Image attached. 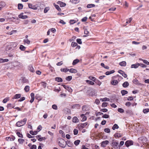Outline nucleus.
<instances>
[{
    "label": "nucleus",
    "mask_w": 149,
    "mask_h": 149,
    "mask_svg": "<svg viewBox=\"0 0 149 149\" xmlns=\"http://www.w3.org/2000/svg\"><path fill=\"white\" fill-rule=\"evenodd\" d=\"M28 6L29 8L33 9V10H37V7H36L35 5H33L31 3L28 4Z\"/></svg>",
    "instance_id": "6e6552de"
},
{
    "label": "nucleus",
    "mask_w": 149,
    "mask_h": 149,
    "mask_svg": "<svg viewBox=\"0 0 149 149\" xmlns=\"http://www.w3.org/2000/svg\"><path fill=\"white\" fill-rule=\"evenodd\" d=\"M95 6V5L94 4H88L87 5V7L88 8H91L94 7Z\"/></svg>",
    "instance_id": "ea45409f"
},
{
    "label": "nucleus",
    "mask_w": 149,
    "mask_h": 149,
    "mask_svg": "<svg viewBox=\"0 0 149 149\" xmlns=\"http://www.w3.org/2000/svg\"><path fill=\"white\" fill-rule=\"evenodd\" d=\"M77 42L79 44H82V41L81 39H78L77 40Z\"/></svg>",
    "instance_id": "680f3d73"
},
{
    "label": "nucleus",
    "mask_w": 149,
    "mask_h": 149,
    "mask_svg": "<svg viewBox=\"0 0 149 149\" xmlns=\"http://www.w3.org/2000/svg\"><path fill=\"white\" fill-rule=\"evenodd\" d=\"M81 118H83L81 120L82 121H84L86 120V116H84V114H82L81 115Z\"/></svg>",
    "instance_id": "c9c22d12"
},
{
    "label": "nucleus",
    "mask_w": 149,
    "mask_h": 149,
    "mask_svg": "<svg viewBox=\"0 0 149 149\" xmlns=\"http://www.w3.org/2000/svg\"><path fill=\"white\" fill-rule=\"evenodd\" d=\"M118 81L116 80H113L111 82V84L113 85H115L118 83Z\"/></svg>",
    "instance_id": "aec40b11"
},
{
    "label": "nucleus",
    "mask_w": 149,
    "mask_h": 149,
    "mask_svg": "<svg viewBox=\"0 0 149 149\" xmlns=\"http://www.w3.org/2000/svg\"><path fill=\"white\" fill-rule=\"evenodd\" d=\"M79 61L78 59H76L74 60L72 63V65H76V64L79 62Z\"/></svg>",
    "instance_id": "473e14b6"
},
{
    "label": "nucleus",
    "mask_w": 149,
    "mask_h": 149,
    "mask_svg": "<svg viewBox=\"0 0 149 149\" xmlns=\"http://www.w3.org/2000/svg\"><path fill=\"white\" fill-rule=\"evenodd\" d=\"M79 121V120L76 117H74L72 118V122L74 123H77Z\"/></svg>",
    "instance_id": "a211bd4d"
},
{
    "label": "nucleus",
    "mask_w": 149,
    "mask_h": 149,
    "mask_svg": "<svg viewBox=\"0 0 149 149\" xmlns=\"http://www.w3.org/2000/svg\"><path fill=\"white\" fill-rule=\"evenodd\" d=\"M69 71L70 72L72 73H76L77 72V71L76 70L73 68L70 69L69 70Z\"/></svg>",
    "instance_id": "4be33fe9"
},
{
    "label": "nucleus",
    "mask_w": 149,
    "mask_h": 149,
    "mask_svg": "<svg viewBox=\"0 0 149 149\" xmlns=\"http://www.w3.org/2000/svg\"><path fill=\"white\" fill-rule=\"evenodd\" d=\"M9 100V97H7L5 98L2 101V102L4 103H6Z\"/></svg>",
    "instance_id": "e433bc0d"
},
{
    "label": "nucleus",
    "mask_w": 149,
    "mask_h": 149,
    "mask_svg": "<svg viewBox=\"0 0 149 149\" xmlns=\"http://www.w3.org/2000/svg\"><path fill=\"white\" fill-rule=\"evenodd\" d=\"M95 82L99 86H100L102 84L101 82L98 80H97L96 81H95Z\"/></svg>",
    "instance_id": "774afa93"
},
{
    "label": "nucleus",
    "mask_w": 149,
    "mask_h": 149,
    "mask_svg": "<svg viewBox=\"0 0 149 149\" xmlns=\"http://www.w3.org/2000/svg\"><path fill=\"white\" fill-rule=\"evenodd\" d=\"M133 144V142L132 141H127L125 143V145L127 147H129L130 146L132 145Z\"/></svg>",
    "instance_id": "7ed1b4c3"
},
{
    "label": "nucleus",
    "mask_w": 149,
    "mask_h": 149,
    "mask_svg": "<svg viewBox=\"0 0 149 149\" xmlns=\"http://www.w3.org/2000/svg\"><path fill=\"white\" fill-rule=\"evenodd\" d=\"M24 140L22 139H18V141L20 143H23Z\"/></svg>",
    "instance_id": "052dcab7"
},
{
    "label": "nucleus",
    "mask_w": 149,
    "mask_h": 149,
    "mask_svg": "<svg viewBox=\"0 0 149 149\" xmlns=\"http://www.w3.org/2000/svg\"><path fill=\"white\" fill-rule=\"evenodd\" d=\"M112 144L113 146L116 147L118 145V143L116 141H113L112 142Z\"/></svg>",
    "instance_id": "58836bf2"
},
{
    "label": "nucleus",
    "mask_w": 149,
    "mask_h": 149,
    "mask_svg": "<svg viewBox=\"0 0 149 149\" xmlns=\"http://www.w3.org/2000/svg\"><path fill=\"white\" fill-rule=\"evenodd\" d=\"M67 143V145L69 147H71L73 145L72 143L70 141H68Z\"/></svg>",
    "instance_id": "37998d69"
},
{
    "label": "nucleus",
    "mask_w": 149,
    "mask_h": 149,
    "mask_svg": "<svg viewBox=\"0 0 149 149\" xmlns=\"http://www.w3.org/2000/svg\"><path fill=\"white\" fill-rule=\"evenodd\" d=\"M38 132L37 131H34L33 132L32 131H30V133L32 135H36L37 134Z\"/></svg>",
    "instance_id": "a18cd8bd"
},
{
    "label": "nucleus",
    "mask_w": 149,
    "mask_h": 149,
    "mask_svg": "<svg viewBox=\"0 0 149 149\" xmlns=\"http://www.w3.org/2000/svg\"><path fill=\"white\" fill-rule=\"evenodd\" d=\"M119 127L117 124H115L113 127H112V129L113 130H115L116 129H117Z\"/></svg>",
    "instance_id": "2f4dec72"
},
{
    "label": "nucleus",
    "mask_w": 149,
    "mask_h": 149,
    "mask_svg": "<svg viewBox=\"0 0 149 149\" xmlns=\"http://www.w3.org/2000/svg\"><path fill=\"white\" fill-rule=\"evenodd\" d=\"M6 5V4L4 2H2L0 4V10H1L2 8L4 7Z\"/></svg>",
    "instance_id": "a878e982"
},
{
    "label": "nucleus",
    "mask_w": 149,
    "mask_h": 149,
    "mask_svg": "<svg viewBox=\"0 0 149 149\" xmlns=\"http://www.w3.org/2000/svg\"><path fill=\"white\" fill-rule=\"evenodd\" d=\"M49 10V7H46L44 9V13H47Z\"/></svg>",
    "instance_id": "de8ad7c7"
},
{
    "label": "nucleus",
    "mask_w": 149,
    "mask_h": 149,
    "mask_svg": "<svg viewBox=\"0 0 149 149\" xmlns=\"http://www.w3.org/2000/svg\"><path fill=\"white\" fill-rule=\"evenodd\" d=\"M14 65L15 66H18L19 67L23 66V64L18 61L14 63Z\"/></svg>",
    "instance_id": "4468645a"
},
{
    "label": "nucleus",
    "mask_w": 149,
    "mask_h": 149,
    "mask_svg": "<svg viewBox=\"0 0 149 149\" xmlns=\"http://www.w3.org/2000/svg\"><path fill=\"white\" fill-rule=\"evenodd\" d=\"M119 65L121 66H125L126 65V62L125 61H123L120 62L119 63Z\"/></svg>",
    "instance_id": "412c9836"
},
{
    "label": "nucleus",
    "mask_w": 149,
    "mask_h": 149,
    "mask_svg": "<svg viewBox=\"0 0 149 149\" xmlns=\"http://www.w3.org/2000/svg\"><path fill=\"white\" fill-rule=\"evenodd\" d=\"M53 5L55 6L56 8L59 11H61V9L59 8V6L55 3H53Z\"/></svg>",
    "instance_id": "dca6fc26"
},
{
    "label": "nucleus",
    "mask_w": 149,
    "mask_h": 149,
    "mask_svg": "<svg viewBox=\"0 0 149 149\" xmlns=\"http://www.w3.org/2000/svg\"><path fill=\"white\" fill-rule=\"evenodd\" d=\"M69 69L67 68H62L61 69V72H65L69 71Z\"/></svg>",
    "instance_id": "f704fd0d"
},
{
    "label": "nucleus",
    "mask_w": 149,
    "mask_h": 149,
    "mask_svg": "<svg viewBox=\"0 0 149 149\" xmlns=\"http://www.w3.org/2000/svg\"><path fill=\"white\" fill-rule=\"evenodd\" d=\"M41 85L44 88H45L47 86V84L44 82H42L41 83Z\"/></svg>",
    "instance_id": "3c124183"
},
{
    "label": "nucleus",
    "mask_w": 149,
    "mask_h": 149,
    "mask_svg": "<svg viewBox=\"0 0 149 149\" xmlns=\"http://www.w3.org/2000/svg\"><path fill=\"white\" fill-rule=\"evenodd\" d=\"M133 83L135 84H138V81L136 79H134L132 81Z\"/></svg>",
    "instance_id": "e2e57ef3"
},
{
    "label": "nucleus",
    "mask_w": 149,
    "mask_h": 149,
    "mask_svg": "<svg viewBox=\"0 0 149 149\" xmlns=\"http://www.w3.org/2000/svg\"><path fill=\"white\" fill-rule=\"evenodd\" d=\"M19 49L22 51H24L26 49V47L22 45H20Z\"/></svg>",
    "instance_id": "4c0bfd02"
},
{
    "label": "nucleus",
    "mask_w": 149,
    "mask_h": 149,
    "mask_svg": "<svg viewBox=\"0 0 149 149\" xmlns=\"http://www.w3.org/2000/svg\"><path fill=\"white\" fill-rule=\"evenodd\" d=\"M52 108L54 109L57 110V106L55 104H53L52 106Z\"/></svg>",
    "instance_id": "338daca9"
},
{
    "label": "nucleus",
    "mask_w": 149,
    "mask_h": 149,
    "mask_svg": "<svg viewBox=\"0 0 149 149\" xmlns=\"http://www.w3.org/2000/svg\"><path fill=\"white\" fill-rule=\"evenodd\" d=\"M121 93L123 96L124 95H125L128 93V92L127 91L123 90L121 91Z\"/></svg>",
    "instance_id": "c85d7f7f"
},
{
    "label": "nucleus",
    "mask_w": 149,
    "mask_h": 149,
    "mask_svg": "<svg viewBox=\"0 0 149 149\" xmlns=\"http://www.w3.org/2000/svg\"><path fill=\"white\" fill-rule=\"evenodd\" d=\"M129 85V83L127 81H125L122 84V86L124 88H126Z\"/></svg>",
    "instance_id": "f3484780"
},
{
    "label": "nucleus",
    "mask_w": 149,
    "mask_h": 149,
    "mask_svg": "<svg viewBox=\"0 0 149 149\" xmlns=\"http://www.w3.org/2000/svg\"><path fill=\"white\" fill-rule=\"evenodd\" d=\"M63 86L64 88L67 90L69 92H72V90L70 87L68 86H66L65 85H63Z\"/></svg>",
    "instance_id": "9d476101"
},
{
    "label": "nucleus",
    "mask_w": 149,
    "mask_h": 149,
    "mask_svg": "<svg viewBox=\"0 0 149 149\" xmlns=\"http://www.w3.org/2000/svg\"><path fill=\"white\" fill-rule=\"evenodd\" d=\"M82 110L83 111H87V107L86 106H83Z\"/></svg>",
    "instance_id": "6e6d98bb"
},
{
    "label": "nucleus",
    "mask_w": 149,
    "mask_h": 149,
    "mask_svg": "<svg viewBox=\"0 0 149 149\" xmlns=\"http://www.w3.org/2000/svg\"><path fill=\"white\" fill-rule=\"evenodd\" d=\"M118 72L121 74L125 78H126L127 77V75L124 72L120 70L118 71Z\"/></svg>",
    "instance_id": "f8f14e48"
},
{
    "label": "nucleus",
    "mask_w": 149,
    "mask_h": 149,
    "mask_svg": "<svg viewBox=\"0 0 149 149\" xmlns=\"http://www.w3.org/2000/svg\"><path fill=\"white\" fill-rule=\"evenodd\" d=\"M140 65V64L139 63H137L135 64H132L131 65V68H137Z\"/></svg>",
    "instance_id": "39448f33"
},
{
    "label": "nucleus",
    "mask_w": 149,
    "mask_h": 149,
    "mask_svg": "<svg viewBox=\"0 0 149 149\" xmlns=\"http://www.w3.org/2000/svg\"><path fill=\"white\" fill-rule=\"evenodd\" d=\"M126 113H127L129 114L130 115L133 114V112L132 111L130 110H128L126 111Z\"/></svg>",
    "instance_id": "09e8293b"
},
{
    "label": "nucleus",
    "mask_w": 149,
    "mask_h": 149,
    "mask_svg": "<svg viewBox=\"0 0 149 149\" xmlns=\"http://www.w3.org/2000/svg\"><path fill=\"white\" fill-rule=\"evenodd\" d=\"M77 45V43L76 42H72V43L71 45L72 47H75Z\"/></svg>",
    "instance_id": "bf43d9fd"
},
{
    "label": "nucleus",
    "mask_w": 149,
    "mask_h": 149,
    "mask_svg": "<svg viewBox=\"0 0 149 149\" xmlns=\"http://www.w3.org/2000/svg\"><path fill=\"white\" fill-rule=\"evenodd\" d=\"M72 79V77L71 76H68L66 78V79L68 81H70Z\"/></svg>",
    "instance_id": "13d9d810"
},
{
    "label": "nucleus",
    "mask_w": 149,
    "mask_h": 149,
    "mask_svg": "<svg viewBox=\"0 0 149 149\" xmlns=\"http://www.w3.org/2000/svg\"><path fill=\"white\" fill-rule=\"evenodd\" d=\"M36 137L38 140L40 141H41L45 139V137H41L40 135L36 136Z\"/></svg>",
    "instance_id": "1a4fd4ad"
},
{
    "label": "nucleus",
    "mask_w": 149,
    "mask_h": 149,
    "mask_svg": "<svg viewBox=\"0 0 149 149\" xmlns=\"http://www.w3.org/2000/svg\"><path fill=\"white\" fill-rule=\"evenodd\" d=\"M89 79L91 80L94 82H95L96 80L95 78L94 77H92V76H89Z\"/></svg>",
    "instance_id": "c03bdc74"
},
{
    "label": "nucleus",
    "mask_w": 149,
    "mask_h": 149,
    "mask_svg": "<svg viewBox=\"0 0 149 149\" xmlns=\"http://www.w3.org/2000/svg\"><path fill=\"white\" fill-rule=\"evenodd\" d=\"M10 46H11L13 49L17 45V44L16 42H13L10 43Z\"/></svg>",
    "instance_id": "9b49d317"
},
{
    "label": "nucleus",
    "mask_w": 149,
    "mask_h": 149,
    "mask_svg": "<svg viewBox=\"0 0 149 149\" xmlns=\"http://www.w3.org/2000/svg\"><path fill=\"white\" fill-rule=\"evenodd\" d=\"M104 131L105 132H107V133H110V130L109 129L106 128H105L104 130Z\"/></svg>",
    "instance_id": "8fccbe9b"
},
{
    "label": "nucleus",
    "mask_w": 149,
    "mask_h": 149,
    "mask_svg": "<svg viewBox=\"0 0 149 149\" xmlns=\"http://www.w3.org/2000/svg\"><path fill=\"white\" fill-rule=\"evenodd\" d=\"M24 43H26L27 44H29L30 43V41L27 39H25L24 40Z\"/></svg>",
    "instance_id": "a19ab883"
},
{
    "label": "nucleus",
    "mask_w": 149,
    "mask_h": 149,
    "mask_svg": "<svg viewBox=\"0 0 149 149\" xmlns=\"http://www.w3.org/2000/svg\"><path fill=\"white\" fill-rule=\"evenodd\" d=\"M139 59L142 61L144 63L147 65H149V62H148L147 60H143L141 58H139Z\"/></svg>",
    "instance_id": "cd10ccee"
},
{
    "label": "nucleus",
    "mask_w": 149,
    "mask_h": 149,
    "mask_svg": "<svg viewBox=\"0 0 149 149\" xmlns=\"http://www.w3.org/2000/svg\"><path fill=\"white\" fill-rule=\"evenodd\" d=\"M57 3L60 5L61 7H63L65 6L66 4L61 1H58L57 2Z\"/></svg>",
    "instance_id": "2eb2a0df"
},
{
    "label": "nucleus",
    "mask_w": 149,
    "mask_h": 149,
    "mask_svg": "<svg viewBox=\"0 0 149 149\" xmlns=\"http://www.w3.org/2000/svg\"><path fill=\"white\" fill-rule=\"evenodd\" d=\"M100 100L102 102L109 101V99L107 97H105L103 98L100 99Z\"/></svg>",
    "instance_id": "bb28decb"
},
{
    "label": "nucleus",
    "mask_w": 149,
    "mask_h": 149,
    "mask_svg": "<svg viewBox=\"0 0 149 149\" xmlns=\"http://www.w3.org/2000/svg\"><path fill=\"white\" fill-rule=\"evenodd\" d=\"M23 6L22 3H19L18 5V8L19 10L22 9L23 8Z\"/></svg>",
    "instance_id": "7c9ffc66"
},
{
    "label": "nucleus",
    "mask_w": 149,
    "mask_h": 149,
    "mask_svg": "<svg viewBox=\"0 0 149 149\" xmlns=\"http://www.w3.org/2000/svg\"><path fill=\"white\" fill-rule=\"evenodd\" d=\"M143 112L146 113H147L148 112H149V109H144L143 110Z\"/></svg>",
    "instance_id": "4d7b16f0"
},
{
    "label": "nucleus",
    "mask_w": 149,
    "mask_h": 149,
    "mask_svg": "<svg viewBox=\"0 0 149 149\" xmlns=\"http://www.w3.org/2000/svg\"><path fill=\"white\" fill-rule=\"evenodd\" d=\"M21 97V94H16L13 97V99H18Z\"/></svg>",
    "instance_id": "393cba45"
},
{
    "label": "nucleus",
    "mask_w": 149,
    "mask_h": 149,
    "mask_svg": "<svg viewBox=\"0 0 149 149\" xmlns=\"http://www.w3.org/2000/svg\"><path fill=\"white\" fill-rule=\"evenodd\" d=\"M55 80L58 82H61L63 80L60 77H56L55 78Z\"/></svg>",
    "instance_id": "c756f323"
},
{
    "label": "nucleus",
    "mask_w": 149,
    "mask_h": 149,
    "mask_svg": "<svg viewBox=\"0 0 149 149\" xmlns=\"http://www.w3.org/2000/svg\"><path fill=\"white\" fill-rule=\"evenodd\" d=\"M17 134L19 137L22 138L23 137V135L22 134H21L20 132H17Z\"/></svg>",
    "instance_id": "603ef678"
},
{
    "label": "nucleus",
    "mask_w": 149,
    "mask_h": 149,
    "mask_svg": "<svg viewBox=\"0 0 149 149\" xmlns=\"http://www.w3.org/2000/svg\"><path fill=\"white\" fill-rule=\"evenodd\" d=\"M118 111L121 113H123L124 112V110L121 108H119L118 109Z\"/></svg>",
    "instance_id": "864d4df0"
},
{
    "label": "nucleus",
    "mask_w": 149,
    "mask_h": 149,
    "mask_svg": "<svg viewBox=\"0 0 149 149\" xmlns=\"http://www.w3.org/2000/svg\"><path fill=\"white\" fill-rule=\"evenodd\" d=\"M107 104H108L107 102H103L102 104V107L104 108V107H106L107 106Z\"/></svg>",
    "instance_id": "5fc2aeb1"
},
{
    "label": "nucleus",
    "mask_w": 149,
    "mask_h": 149,
    "mask_svg": "<svg viewBox=\"0 0 149 149\" xmlns=\"http://www.w3.org/2000/svg\"><path fill=\"white\" fill-rule=\"evenodd\" d=\"M27 120L26 118H24L23 120H21L17 122L16 125L17 126L19 127L22 126L26 124Z\"/></svg>",
    "instance_id": "f03ea898"
},
{
    "label": "nucleus",
    "mask_w": 149,
    "mask_h": 149,
    "mask_svg": "<svg viewBox=\"0 0 149 149\" xmlns=\"http://www.w3.org/2000/svg\"><path fill=\"white\" fill-rule=\"evenodd\" d=\"M29 20H25L24 21V24H27L29 22Z\"/></svg>",
    "instance_id": "69168bd1"
},
{
    "label": "nucleus",
    "mask_w": 149,
    "mask_h": 149,
    "mask_svg": "<svg viewBox=\"0 0 149 149\" xmlns=\"http://www.w3.org/2000/svg\"><path fill=\"white\" fill-rule=\"evenodd\" d=\"M6 140L8 141H13L15 139V138H11L10 137H8L6 138Z\"/></svg>",
    "instance_id": "b1692460"
},
{
    "label": "nucleus",
    "mask_w": 149,
    "mask_h": 149,
    "mask_svg": "<svg viewBox=\"0 0 149 149\" xmlns=\"http://www.w3.org/2000/svg\"><path fill=\"white\" fill-rule=\"evenodd\" d=\"M24 90L26 92H28L29 90V87L28 86H26L24 88Z\"/></svg>",
    "instance_id": "49530a36"
},
{
    "label": "nucleus",
    "mask_w": 149,
    "mask_h": 149,
    "mask_svg": "<svg viewBox=\"0 0 149 149\" xmlns=\"http://www.w3.org/2000/svg\"><path fill=\"white\" fill-rule=\"evenodd\" d=\"M23 13H21L18 16V17L19 18H21L23 19H26L28 18V16L27 15H23Z\"/></svg>",
    "instance_id": "423d86ee"
},
{
    "label": "nucleus",
    "mask_w": 149,
    "mask_h": 149,
    "mask_svg": "<svg viewBox=\"0 0 149 149\" xmlns=\"http://www.w3.org/2000/svg\"><path fill=\"white\" fill-rule=\"evenodd\" d=\"M96 91L94 89H92L91 92L89 93V91L88 92V93L89 95L90 96H93L95 95L96 94Z\"/></svg>",
    "instance_id": "0eeeda50"
},
{
    "label": "nucleus",
    "mask_w": 149,
    "mask_h": 149,
    "mask_svg": "<svg viewBox=\"0 0 149 149\" xmlns=\"http://www.w3.org/2000/svg\"><path fill=\"white\" fill-rule=\"evenodd\" d=\"M115 72L114 70H112L110 71H108L106 72L105 74L106 75H109Z\"/></svg>",
    "instance_id": "5701e85b"
},
{
    "label": "nucleus",
    "mask_w": 149,
    "mask_h": 149,
    "mask_svg": "<svg viewBox=\"0 0 149 149\" xmlns=\"http://www.w3.org/2000/svg\"><path fill=\"white\" fill-rule=\"evenodd\" d=\"M80 142V140H77L74 141V143L75 145L77 146L79 144Z\"/></svg>",
    "instance_id": "79ce46f5"
},
{
    "label": "nucleus",
    "mask_w": 149,
    "mask_h": 149,
    "mask_svg": "<svg viewBox=\"0 0 149 149\" xmlns=\"http://www.w3.org/2000/svg\"><path fill=\"white\" fill-rule=\"evenodd\" d=\"M86 83L91 85H93L94 84V83L93 82L90 80H86Z\"/></svg>",
    "instance_id": "72a5a7b5"
},
{
    "label": "nucleus",
    "mask_w": 149,
    "mask_h": 149,
    "mask_svg": "<svg viewBox=\"0 0 149 149\" xmlns=\"http://www.w3.org/2000/svg\"><path fill=\"white\" fill-rule=\"evenodd\" d=\"M70 1L72 3L76 4L80 1V0H70Z\"/></svg>",
    "instance_id": "6ab92c4d"
},
{
    "label": "nucleus",
    "mask_w": 149,
    "mask_h": 149,
    "mask_svg": "<svg viewBox=\"0 0 149 149\" xmlns=\"http://www.w3.org/2000/svg\"><path fill=\"white\" fill-rule=\"evenodd\" d=\"M80 107V105L79 104H75L72 105V107L73 109H79Z\"/></svg>",
    "instance_id": "ddd939ff"
},
{
    "label": "nucleus",
    "mask_w": 149,
    "mask_h": 149,
    "mask_svg": "<svg viewBox=\"0 0 149 149\" xmlns=\"http://www.w3.org/2000/svg\"><path fill=\"white\" fill-rule=\"evenodd\" d=\"M109 143V141L107 140H105L102 141L101 143V145L102 147H105L106 145Z\"/></svg>",
    "instance_id": "20e7f679"
},
{
    "label": "nucleus",
    "mask_w": 149,
    "mask_h": 149,
    "mask_svg": "<svg viewBox=\"0 0 149 149\" xmlns=\"http://www.w3.org/2000/svg\"><path fill=\"white\" fill-rule=\"evenodd\" d=\"M36 146L35 145H33L30 148V149H36Z\"/></svg>",
    "instance_id": "0e129e2a"
},
{
    "label": "nucleus",
    "mask_w": 149,
    "mask_h": 149,
    "mask_svg": "<svg viewBox=\"0 0 149 149\" xmlns=\"http://www.w3.org/2000/svg\"><path fill=\"white\" fill-rule=\"evenodd\" d=\"M58 144L60 147L64 148L67 145V143L63 139L59 138L58 139Z\"/></svg>",
    "instance_id": "f257e3e1"
}]
</instances>
